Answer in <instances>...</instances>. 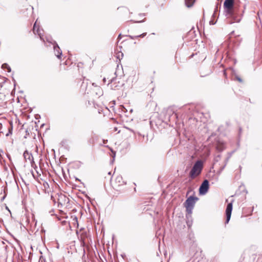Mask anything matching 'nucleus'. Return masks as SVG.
I'll return each mask as SVG.
<instances>
[{
    "mask_svg": "<svg viewBox=\"0 0 262 262\" xmlns=\"http://www.w3.org/2000/svg\"><path fill=\"white\" fill-rule=\"evenodd\" d=\"M220 157H220V155H218V156H217L215 157V161H216V162H217V161H218V160H219V159L220 158Z\"/></svg>",
    "mask_w": 262,
    "mask_h": 262,
    "instance_id": "obj_30",
    "label": "nucleus"
},
{
    "mask_svg": "<svg viewBox=\"0 0 262 262\" xmlns=\"http://www.w3.org/2000/svg\"><path fill=\"white\" fill-rule=\"evenodd\" d=\"M92 85L96 88V86H97L95 83H93Z\"/></svg>",
    "mask_w": 262,
    "mask_h": 262,
    "instance_id": "obj_40",
    "label": "nucleus"
},
{
    "mask_svg": "<svg viewBox=\"0 0 262 262\" xmlns=\"http://www.w3.org/2000/svg\"><path fill=\"white\" fill-rule=\"evenodd\" d=\"M73 221H75L77 223H78V219L76 216H75L73 219Z\"/></svg>",
    "mask_w": 262,
    "mask_h": 262,
    "instance_id": "obj_32",
    "label": "nucleus"
},
{
    "mask_svg": "<svg viewBox=\"0 0 262 262\" xmlns=\"http://www.w3.org/2000/svg\"><path fill=\"white\" fill-rule=\"evenodd\" d=\"M232 210V203H229L228 204L226 209V224H227L229 223L231 215V212Z\"/></svg>",
    "mask_w": 262,
    "mask_h": 262,
    "instance_id": "obj_8",
    "label": "nucleus"
},
{
    "mask_svg": "<svg viewBox=\"0 0 262 262\" xmlns=\"http://www.w3.org/2000/svg\"><path fill=\"white\" fill-rule=\"evenodd\" d=\"M209 189V181L207 179H205L203 181L199 187V194L200 195H205L208 191Z\"/></svg>",
    "mask_w": 262,
    "mask_h": 262,
    "instance_id": "obj_5",
    "label": "nucleus"
},
{
    "mask_svg": "<svg viewBox=\"0 0 262 262\" xmlns=\"http://www.w3.org/2000/svg\"><path fill=\"white\" fill-rule=\"evenodd\" d=\"M168 114H169V118H178V116H177V114H174L173 112H171V111H170V112H168ZM170 119V118H169V120Z\"/></svg>",
    "mask_w": 262,
    "mask_h": 262,
    "instance_id": "obj_17",
    "label": "nucleus"
},
{
    "mask_svg": "<svg viewBox=\"0 0 262 262\" xmlns=\"http://www.w3.org/2000/svg\"><path fill=\"white\" fill-rule=\"evenodd\" d=\"M218 2H222V0H217Z\"/></svg>",
    "mask_w": 262,
    "mask_h": 262,
    "instance_id": "obj_45",
    "label": "nucleus"
},
{
    "mask_svg": "<svg viewBox=\"0 0 262 262\" xmlns=\"http://www.w3.org/2000/svg\"><path fill=\"white\" fill-rule=\"evenodd\" d=\"M225 148V146L223 144L219 143L216 146V149L219 151H222Z\"/></svg>",
    "mask_w": 262,
    "mask_h": 262,
    "instance_id": "obj_16",
    "label": "nucleus"
},
{
    "mask_svg": "<svg viewBox=\"0 0 262 262\" xmlns=\"http://www.w3.org/2000/svg\"><path fill=\"white\" fill-rule=\"evenodd\" d=\"M36 26V23L34 24V26H33V28H34V34H37L41 40H42V41L45 42V40L43 38V35H42V33L41 32V30L39 29V28H37V29H35V27Z\"/></svg>",
    "mask_w": 262,
    "mask_h": 262,
    "instance_id": "obj_12",
    "label": "nucleus"
},
{
    "mask_svg": "<svg viewBox=\"0 0 262 262\" xmlns=\"http://www.w3.org/2000/svg\"><path fill=\"white\" fill-rule=\"evenodd\" d=\"M120 109L121 110L122 112H123L124 113H126L127 112V109L123 105L120 106Z\"/></svg>",
    "mask_w": 262,
    "mask_h": 262,
    "instance_id": "obj_20",
    "label": "nucleus"
},
{
    "mask_svg": "<svg viewBox=\"0 0 262 262\" xmlns=\"http://www.w3.org/2000/svg\"><path fill=\"white\" fill-rule=\"evenodd\" d=\"M24 158L27 160L28 159L31 161V163L32 164L33 163H34L33 160V157L32 154L30 153L27 150H26L24 152Z\"/></svg>",
    "mask_w": 262,
    "mask_h": 262,
    "instance_id": "obj_10",
    "label": "nucleus"
},
{
    "mask_svg": "<svg viewBox=\"0 0 262 262\" xmlns=\"http://www.w3.org/2000/svg\"><path fill=\"white\" fill-rule=\"evenodd\" d=\"M235 78L236 79L240 82H242V79L241 78H240L239 77H238V76H235Z\"/></svg>",
    "mask_w": 262,
    "mask_h": 262,
    "instance_id": "obj_28",
    "label": "nucleus"
},
{
    "mask_svg": "<svg viewBox=\"0 0 262 262\" xmlns=\"http://www.w3.org/2000/svg\"><path fill=\"white\" fill-rule=\"evenodd\" d=\"M13 80L14 83V86H15V84H16V83H15V82H15V80L14 79H13Z\"/></svg>",
    "mask_w": 262,
    "mask_h": 262,
    "instance_id": "obj_41",
    "label": "nucleus"
},
{
    "mask_svg": "<svg viewBox=\"0 0 262 262\" xmlns=\"http://www.w3.org/2000/svg\"><path fill=\"white\" fill-rule=\"evenodd\" d=\"M126 36L129 37L132 39H134L135 38H138L137 35H136V36L126 35Z\"/></svg>",
    "mask_w": 262,
    "mask_h": 262,
    "instance_id": "obj_23",
    "label": "nucleus"
},
{
    "mask_svg": "<svg viewBox=\"0 0 262 262\" xmlns=\"http://www.w3.org/2000/svg\"><path fill=\"white\" fill-rule=\"evenodd\" d=\"M52 45L53 46V49L55 52V55L58 59L61 58L62 55V51L59 48L57 42L56 41H53V42H52Z\"/></svg>",
    "mask_w": 262,
    "mask_h": 262,
    "instance_id": "obj_7",
    "label": "nucleus"
},
{
    "mask_svg": "<svg viewBox=\"0 0 262 262\" xmlns=\"http://www.w3.org/2000/svg\"><path fill=\"white\" fill-rule=\"evenodd\" d=\"M146 34H147L146 33H143L141 34L137 35V36H138V37L143 38L146 35Z\"/></svg>",
    "mask_w": 262,
    "mask_h": 262,
    "instance_id": "obj_22",
    "label": "nucleus"
},
{
    "mask_svg": "<svg viewBox=\"0 0 262 262\" xmlns=\"http://www.w3.org/2000/svg\"><path fill=\"white\" fill-rule=\"evenodd\" d=\"M130 112H133V109H130Z\"/></svg>",
    "mask_w": 262,
    "mask_h": 262,
    "instance_id": "obj_48",
    "label": "nucleus"
},
{
    "mask_svg": "<svg viewBox=\"0 0 262 262\" xmlns=\"http://www.w3.org/2000/svg\"><path fill=\"white\" fill-rule=\"evenodd\" d=\"M227 54L229 56L232 55V54L230 53V51H227Z\"/></svg>",
    "mask_w": 262,
    "mask_h": 262,
    "instance_id": "obj_34",
    "label": "nucleus"
},
{
    "mask_svg": "<svg viewBox=\"0 0 262 262\" xmlns=\"http://www.w3.org/2000/svg\"><path fill=\"white\" fill-rule=\"evenodd\" d=\"M216 20H214L213 19V18H212V19H211V20H210V21H209V24H210V25H215V24H216Z\"/></svg>",
    "mask_w": 262,
    "mask_h": 262,
    "instance_id": "obj_21",
    "label": "nucleus"
},
{
    "mask_svg": "<svg viewBox=\"0 0 262 262\" xmlns=\"http://www.w3.org/2000/svg\"><path fill=\"white\" fill-rule=\"evenodd\" d=\"M47 41L50 43L51 44H52V42H53V41H54V40H53L51 38H47Z\"/></svg>",
    "mask_w": 262,
    "mask_h": 262,
    "instance_id": "obj_24",
    "label": "nucleus"
},
{
    "mask_svg": "<svg viewBox=\"0 0 262 262\" xmlns=\"http://www.w3.org/2000/svg\"><path fill=\"white\" fill-rule=\"evenodd\" d=\"M12 130H13V126H12V124L11 123L10 126L8 128V131H9V132H10V133H12Z\"/></svg>",
    "mask_w": 262,
    "mask_h": 262,
    "instance_id": "obj_25",
    "label": "nucleus"
},
{
    "mask_svg": "<svg viewBox=\"0 0 262 262\" xmlns=\"http://www.w3.org/2000/svg\"><path fill=\"white\" fill-rule=\"evenodd\" d=\"M223 71V72H224V75L226 76V70H225V69H224Z\"/></svg>",
    "mask_w": 262,
    "mask_h": 262,
    "instance_id": "obj_36",
    "label": "nucleus"
},
{
    "mask_svg": "<svg viewBox=\"0 0 262 262\" xmlns=\"http://www.w3.org/2000/svg\"><path fill=\"white\" fill-rule=\"evenodd\" d=\"M195 0H185V5L188 8L191 7L195 3Z\"/></svg>",
    "mask_w": 262,
    "mask_h": 262,
    "instance_id": "obj_14",
    "label": "nucleus"
},
{
    "mask_svg": "<svg viewBox=\"0 0 262 262\" xmlns=\"http://www.w3.org/2000/svg\"><path fill=\"white\" fill-rule=\"evenodd\" d=\"M239 0H225L223 4L224 14L229 23H239L242 19L244 10L240 11Z\"/></svg>",
    "mask_w": 262,
    "mask_h": 262,
    "instance_id": "obj_1",
    "label": "nucleus"
},
{
    "mask_svg": "<svg viewBox=\"0 0 262 262\" xmlns=\"http://www.w3.org/2000/svg\"><path fill=\"white\" fill-rule=\"evenodd\" d=\"M115 183L118 186H122L126 184V183L123 180V178L121 176H118L116 178Z\"/></svg>",
    "mask_w": 262,
    "mask_h": 262,
    "instance_id": "obj_11",
    "label": "nucleus"
},
{
    "mask_svg": "<svg viewBox=\"0 0 262 262\" xmlns=\"http://www.w3.org/2000/svg\"><path fill=\"white\" fill-rule=\"evenodd\" d=\"M199 71L201 76L203 77L211 73L212 69L211 67H200Z\"/></svg>",
    "mask_w": 262,
    "mask_h": 262,
    "instance_id": "obj_6",
    "label": "nucleus"
},
{
    "mask_svg": "<svg viewBox=\"0 0 262 262\" xmlns=\"http://www.w3.org/2000/svg\"><path fill=\"white\" fill-rule=\"evenodd\" d=\"M192 191V189L191 187L188 188V190L187 192L186 195H187L189 193Z\"/></svg>",
    "mask_w": 262,
    "mask_h": 262,
    "instance_id": "obj_27",
    "label": "nucleus"
},
{
    "mask_svg": "<svg viewBox=\"0 0 262 262\" xmlns=\"http://www.w3.org/2000/svg\"><path fill=\"white\" fill-rule=\"evenodd\" d=\"M11 134H12V133H10V132L8 131V132L6 134V136H9V135H11Z\"/></svg>",
    "mask_w": 262,
    "mask_h": 262,
    "instance_id": "obj_35",
    "label": "nucleus"
},
{
    "mask_svg": "<svg viewBox=\"0 0 262 262\" xmlns=\"http://www.w3.org/2000/svg\"><path fill=\"white\" fill-rule=\"evenodd\" d=\"M0 69L4 70L5 71L8 73H10L11 71L10 67H0Z\"/></svg>",
    "mask_w": 262,
    "mask_h": 262,
    "instance_id": "obj_18",
    "label": "nucleus"
},
{
    "mask_svg": "<svg viewBox=\"0 0 262 262\" xmlns=\"http://www.w3.org/2000/svg\"><path fill=\"white\" fill-rule=\"evenodd\" d=\"M120 55H121V57H123V53H122V52L119 53H118V55H117V58L118 59H120Z\"/></svg>",
    "mask_w": 262,
    "mask_h": 262,
    "instance_id": "obj_26",
    "label": "nucleus"
},
{
    "mask_svg": "<svg viewBox=\"0 0 262 262\" xmlns=\"http://www.w3.org/2000/svg\"><path fill=\"white\" fill-rule=\"evenodd\" d=\"M145 20V19H144L143 20H142L136 21H135V23H141L144 22Z\"/></svg>",
    "mask_w": 262,
    "mask_h": 262,
    "instance_id": "obj_29",
    "label": "nucleus"
},
{
    "mask_svg": "<svg viewBox=\"0 0 262 262\" xmlns=\"http://www.w3.org/2000/svg\"><path fill=\"white\" fill-rule=\"evenodd\" d=\"M231 61L233 62V64H235L236 63V60L235 58H232Z\"/></svg>",
    "mask_w": 262,
    "mask_h": 262,
    "instance_id": "obj_31",
    "label": "nucleus"
},
{
    "mask_svg": "<svg viewBox=\"0 0 262 262\" xmlns=\"http://www.w3.org/2000/svg\"><path fill=\"white\" fill-rule=\"evenodd\" d=\"M5 197H6L5 195L3 197H2V199H1V201H3L5 199Z\"/></svg>",
    "mask_w": 262,
    "mask_h": 262,
    "instance_id": "obj_39",
    "label": "nucleus"
},
{
    "mask_svg": "<svg viewBox=\"0 0 262 262\" xmlns=\"http://www.w3.org/2000/svg\"><path fill=\"white\" fill-rule=\"evenodd\" d=\"M129 130H131V131H133L132 129H130V128H128Z\"/></svg>",
    "mask_w": 262,
    "mask_h": 262,
    "instance_id": "obj_49",
    "label": "nucleus"
},
{
    "mask_svg": "<svg viewBox=\"0 0 262 262\" xmlns=\"http://www.w3.org/2000/svg\"><path fill=\"white\" fill-rule=\"evenodd\" d=\"M203 168V162L201 160H197L194 164L189 172V177L193 179L199 176L202 172Z\"/></svg>",
    "mask_w": 262,
    "mask_h": 262,
    "instance_id": "obj_2",
    "label": "nucleus"
},
{
    "mask_svg": "<svg viewBox=\"0 0 262 262\" xmlns=\"http://www.w3.org/2000/svg\"><path fill=\"white\" fill-rule=\"evenodd\" d=\"M121 34H119L118 36V39L119 40L121 39Z\"/></svg>",
    "mask_w": 262,
    "mask_h": 262,
    "instance_id": "obj_33",
    "label": "nucleus"
},
{
    "mask_svg": "<svg viewBox=\"0 0 262 262\" xmlns=\"http://www.w3.org/2000/svg\"><path fill=\"white\" fill-rule=\"evenodd\" d=\"M103 83H105L106 82V78L105 77L103 78Z\"/></svg>",
    "mask_w": 262,
    "mask_h": 262,
    "instance_id": "obj_38",
    "label": "nucleus"
},
{
    "mask_svg": "<svg viewBox=\"0 0 262 262\" xmlns=\"http://www.w3.org/2000/svg\"><path fill=\"white\" fill-rule=\"evenodd\" d=\"M199 198L194 195H190L185 201L184 203V206L186 208V212L189 213H192V210L194 207L195 204Z\"/></svg>",
    "mask_w": 262,
    "mask_h": 262,
    "instance_id": "obj_3",
    "label": "nucleus"
},
{
    "mask_svg": "<svg viewBox=\"0 0 262 262\" xmlns=\"http://www.w3.org/2000/svg\"><path fill=\"white\" fill-rule=\"evenodd\" d=\"M124 85V83L118 81L117 78H113L107 84V85L113 90H119Z\"/></svg>",
    "mask_w": 262,
    "mask_h": 262,
    "instance_id": "obj_4",
    "label": "nucleus"
},
{
    "mask_svg": "<svg viewBox=\"0 0 262 262\" xmlns=\"http://www.w3.org/2000/svg\"><path fill=\"white\" fill-rule=\"evenodd\" d=\"M96 95L99 97L102 95V90L99 86H96Z\"/></svg>",
    "mask_w": 262,
    "mask_h": 262,
    "instance_id": "obj_15",
    "label": "nucleus"
},
{
    "mask_svg": "<svg viewBox=\"0 0 262 262\" xmlns=\"http://www.w3.org/2000/svg\"><path fill=\"white\" fill-rule=\"evenodd\" d=\"M76 181H80V180L79 179H78V178H76Z\"/></svg>",
    "mask_w": 262,
    "mask_h": 262,
    "instance_id": "obj_46",
    "label": "nucleus"
},
{
    "mask_svg": "<svg viewBox=\"0 0 262 262\" xmlns=\"http://www.w3.org/2000/svg\"><path fill=\"white\" fill-rule=\"evenodd\" d=\"M140 15H141V16H144L145 14H140Z\"/></svg>",
    "mask_w": 262,
    "mask_h": 262,
    "instance_id": "obj_44",
    "label": "nucleus"
},
{
    "mask_svg": "<svg viewBox=\"0 0 262 262\" xmlns=\"http://www.w3.org/2000/svg\"><path fill=\"white\" fill-rule=\"evenodd\" d=\"M222 3L221 2H217V3L215 5V7L214 11V13L212 15V17L213 18L215 17V15L219 12H220L221 8Z\"/></svg>",
    "mask_w": 262,
    "mask_h": 262,
    "instance_id": "obj_13",
    "label": "nucleus"
},
{
    "mask_svg": "<svg viewBox=\"0 0 262 262\" xmlns=\"http://www.w3.org/2000/svg\"><path fill=\"white\" fill-rule=\"evenodd\" d=\"M1 66H9V64L7 63H4Z\"/></svg>",
    "mask_w": 262,
    "mask_h": 262,
    "instance_id": "obj_37",
    "label": "nucleus"
},
{
    "mask_svg": "<svg viewBox=\"0 0 262 262\" xmlns=\"http://www.w3.org/2000/svg\"><path fill=\"white\" fill-rule=\"evenodd\" d=\"M115 74L117 76L122 77L124 75L123 67H116Z\"/></svg>",
    "mask_w": 262,
    "mask_h": 262,
    "instance_id": "obj_9",
    "label": "nucleus"
},
{
    "mask_svg": "<svg viewBox=\"0 0 262 262\" xmlns=\"http://www.w3.org/2000/svg\"><path fill=\"white\" fill-rule=\"evenodd\" d=\"M6 209L9 211H10L9 209H8V208L7 207H6Z\"/></svg>",
    "mask_w": 262,
    "mask_h": 262,
    "instance_id": "obj_47",
    "label": "nucleus"
},
{
    "mask_svg": "<svg viewBox=\"0 0 262 262\" xmlns=\"http://www.w3.org/2000/svg\"><path fill=\"white\" fill-rule=\"evenodd\" d=\"M111 151L112 152V155H111V156L113 158V161H114V160H115V156H116V152L114 151V150H113L112 149H111Z\"/></svg>",
    "mask_w": 262,
    "mask_h": 262,
    "instance_id": "obj_19",
    "label": "nucleus"
},
{
    "mask_svg": "<svg viewBox=\"0 0 262 262\" xmlns=\"http://www.w3.org/2000/svg\"><path fill=\"white\" fill-rule=\"evenodd\" d=\"M229 70H231V71H232V68L231 67H230Z\"/></svg>",
    "mask_w": 262,
    "mask_h": 262,
    "instance_id": "obj_43",
    "label": "nucleus"
},
{
    "mask_svg": "<svg viewBox=\"0 0 262 262\" xmlns=\"http://www.w3.org/2000/svg\"><path fill=\"white\" fill-rule=\"evenodd\" d=\"M239 133H241L242 132V128H240L239 129Z\"/></svg>",
    "mask_w": 262,
    "mask_h": 262,
    "instance_id": "obj_42",
    "label": "nucleus"
}]
</instances>
